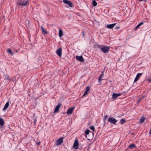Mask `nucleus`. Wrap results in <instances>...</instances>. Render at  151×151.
I'll return each mask as SVG.
<instances>
[{
	"mask_svg": "<svg viewBox=\"0 0 151 151\" xmlns=\"http://www.w3.org/2000/svg\"><path fill=\"white\" fill-rule=\"evenodd\" d=\"M63 32L61 29H60L59 31V36L60 37H61L63 36Z\"/></svg>",
	"mask_w": 151,
	"mask_h": 151,
	"instance_id": "nucleus-19",
	"label": "nucleus"
},
{
	"mask_svg": "<svg viewBox=\"0 0 151 151\" xmlns=\"http://www.w3.org/2000/svg\"><path fill=\"white\" fill-rule=\"evenodd\" d=\"M149 133L150 134H151V128L150 129V131H149Z\"/></svg>",
	"mask_w": 151,
	"mask_h": 151,
	"instance_id": "nucleus-37",
	"label": "nucleus"
},
{
	"mask_svg": "<svg viewBox=\"0 0 151 151\" xmlns=\"http://www.w3.org/2000/svg\"><path fill=\"white\" fill-rule=\"evenodd\" d=\"M137 26L138 27H140V26L139 25V24L137 25Z\"/></svg>",
	"mask_w": 151,
	"mask_h": 151,
	"instance_id": "nucleus-40",
	"label": "nucleus"
},
{
	"mask_svg": "<svg viewBox=\"0 0 151 151\" xmlns=\"http://www.w3.org/2000/svg\"><path fill=\"white\" fill-rule=\"evenodd\" d=\"M76 59L81 62H83L84 61V60L83 57L81 56H76Z\"/></svg>",
	"mask_w": 151,
	"mask_h": 151,
	"instance_id": "nucleus-10",
	"label": "nucleus"
},
{
	"mask_svg": "<svg viewBox=\"0 0 151 151\" xmlns=\"http://www.w3.org/2000/svg\"><path fill=\"white\" fill-rule=\"evenodd\" d=\"M137 26L138 27H140V26L139 25V24L137 25Z\"/></svg>",
	"mask_w": 151,
	"mask_h": 151,
	"instance_id": "nucleus-41",
	"label": "nucleus"
},
{
	"mask_svg": "<svg viewBox=\"0 0 151 151\" xmlns=\"http://www.w3.org/2000/svg\"><path fill=\"white\" fill-rule=\"evenodd\" d=\"M145 120V118L144 117H142L141 118L140 121L139 122L140 123H142L144 122Z\"/></svg>",
	"mask_w": 151,
	"mask_h": 151,
	"instance_id": "nucleus-22",
	"label": "nucleus"
},
{
	"mask_svg": "<svg viewBox=\"0 0 151 151\" xmlns=\"http://www.w3.org/2000/svg\"><path fill=\"white\" fill-rule=\"evenodd\" d=\"M143 24V22H141L139 24V25L140 26H141V25H142Z\"/></svg>",
	"mask_w": 151,
	"mask_h": 151,
	"instance_id": "nucleus-34",
	"label": "nucleus"
},
{
	"mask_svg": "<svg viewBox=\"0 0 151 151\" xmlns=\"http://www.w3.org/2000/svg\"><path fill=\"white\" fill-rule=\"evenodd\" d=\"M40 143H41V142H36V144L37 145H39L40 144Z\"/></svg>",
	"mask_w": 151,
	"mask_h": 151,
	"instance_id": "nucleus-33",
	"label": "nucleus"
},
{
	"mask_svg": "<svg viewBox=\"0 0 151 151\" xmlns=\"http://www.w3.org/2000/svg\"><path fill=\"white\" fill-rule=\"evenodd\" d=\"M63 142V138H60L57 140L56 145L58 146L62 144Z\"/></svg>",
	"mask_w": 151,
	"mask_h": 151,
	"instance_id": "nucleus-7",
	"label": "nucleus"
},
{
	"mask_svg": "<svg viewBox=\"0 0 151 151\" xmlns=\"http://www.w3.org/2000/svg\"><path fill=\"white\" fill-rule=\"evenodd\" d=\"M116 24V23H113L111 24H108L107 25L106 27L109 29H112Z\"/></svg>",
	"mask_w": 151,
	"mask_h": 151,
	"instance_id": "nucleus-15",
	"label": "nucleus"
},
{
	"mask_svg": "<svg viewBox=\"0 0 151 151\" xmlns=\"http://www.w3.org/2000/svg\"><path fill=\"white\" fill-rule=\"evenodd\" d=\"M104 74L103 73V72H102V73L101 74V75L99 76V78H98V81L99 83H100L101 82V81L102 80L101 79V78L103 76H104Z\"/></svg>",
	"mask_w": 151,
	"mask_h": 151,
	"instance_id": "nucleus-17",
	"label": "nucleus"
},
{
	"mask_svg": "<svg viewBox=\"0 0 151 151\" xmlns=\"http://www.w3.org/2000/svg\"><path fill=\"white\" fill-rule=\"evenodd\" d=\"M61 106V104L60 103L57 106H56L55 108L54 113L58 112L59 109Z\"/></svg>",
	"mask_w": 151,
	"mask_h": 151,
	"instance_id": "nucleus-11",
	"label": "nucleus"
},
{
	"mask_svg": "<svg viewBox=\"0 0 151 151\" xmlns=\"http://www.w3.org/2000/svg\"><path fill=\"white\" fill-rule=\"evenodd\" d=\"M144 98V97H143L142 98H142Z\"/></svg>",
	"mask_w": 151,
	"mask_h": 151,
	"instance_id": "nucleus-42",
	"label": "nucleus"
},
{
	"mask_svg": "<svg viewBox=\"0 0 151 151\" xmlns=\"http://www.w3.org/2000/svg\"><path fill=\"white\" fill-rule=\"evenodd\" d=\"M121 93H113L112 94V99H115L117 97L121 95Z\"/></svg>",
	"mask_w": 151,
	"mask_h": 151,
	"instance_id": "nucleus-13",
	"label": "nucleus"
},
{
	"mask_svg": "<svg viewBox=\"0 0 151 151\" xmlns=\"http://www.w3.org/2000/svg\"><path fill=\"white\" fill-rule=\"evenodd\" d=\"M82 34H83V37H84L85 36V34H84V32L83 31H82Z\"/></svg>",
	"mask_w": 151,
	"mask_h": 151,
	"instance_id": "nucleus-35",
	"label": "nucleus"
},
{
	"mask_svg": "<svg viewBox=\"0 0 151 151\" xmlns=\"http://www.w3.org/2000/svg\"><path fill=\"white\" fill-rule=\"evenodd\" d=\"M108 121L111 124L116 125L117 121L113 117H109L108 119Z\"/></svg>",
	"mask_w": 151,
	"mask_h": 151,
	"instance_id": "nucleus-4",
	"label": "nucleus"
},
{
	"mask_svg": "<svg viewBox=\"0 0 151 151\" xmlns=\"http://www.w3.org/2000/svg\"><path fill=\"white\" fill-rule=\"evenodd\" d=\"M63 2L64 3L68 5L70 7H72L73 6L72 3L70 1L68 0H63Z\"/></svg>",
	"mask_w": 151,
	"mask_h": 151,
	"instance_id": "nucleus-6",
	"label": "nucleus"
},
{
	"mask_svg": "<svg viewBox=\"0 0 151 151\" xmlns=\"http://www.w3.org/2000/svg\"><path fill=\"white\" fill-rule=\"evenodd\" d=\"M142 100V98L139 99L138 100L137 102V105L139 104V103Z\"/></svg>",
	"mask_w": 151,
	"mask_h": 151,
	"instance_id": "nucleus-26",
	"label": "nucleus"
},
{
	"mask_svg": "<svg viewBox=\"0 0 151 151\" xmlns=\"http://www.w3.org/2000/svg\"><path fill=\"white\" fill-rule=\"evenodd\" d=\"M126 122V120L124 119H122L120 120V122L122 124H123L125 123Z\"/></svg>",
	"mask_w": 151,
	"mask_h": 151,
	"instance_id": "nucleus-20",
	"label": "nucleus"
},
{
	"mask_svg": "<svg viewBox=\"0 0 151 151\" xmlns=\"http://www.w3.org/2000/svg\"><path fill=\"white\" fill-rule=\"evenodd\" d=\"M99 48H100L101 51L105 53H107L110 49L109 47H107L105 45H103L101 48L99 47Z\"/></svg>",
	"mask_w": 151,
	"mask_h": 151,
	"instance_id": "nucleus-3",
	"label": "nucleus"
},
{
	"mask_svg": "<svg viewBox=\"0 0 151 151\" xmlns=\"http://www.w3.org/2000/svg\"><path fill=\"white\" fill-rule=\"evenodd\" d=\"M9 102H7L5 104L3 109V110H5L9 107Z\"/></svg>",
	"mask_w": 151,
	"mask_h": 151,
	"instance_id": "nucleus-16",
	"label": "nucleus"
},
{
	"mask_svg": "<svg viewBox=\"0 0 151 151\" xmlns=\"http://www.w3.org/2000/svg\"><path fill=\"white\" fill-rule=\"evenodd\" d=\"M78 145L79 143L78 142V140L77 139H76L75 140V141L74 142L73 145V147L75 149H77L78 148Z\"/></svg>",
	"mask_w": 151,
	"mask_h": 151,
	"instance_id": "nucleus-5",
	"label": "nucleus"
},
{
	"mask_svg": "<svg viewBox=\"0 0 151 151\" xmlns=\"http://www.w3.org/2000/svg\"><path fill=\"white\" fill-rule=\"evenodd\" d=\"M90 128L93 131H94L95 128H94V127H93V126H91V127H90Z\"/></svg>",
	"mask_w": 151,
	"mask_h": 151,
	"instance_id": "nucleus-28",
	"label": "nucleus"
},
{
	"mask_svg": "<svg viewBox=\"0 0 151 151\" xmlns=\"http://www.w3.org/2000/svg\"><path fill=\"white\" fill-rule=\"evenodd\" d=\"M41 29H42V32L44 34H47V31L45 30L44 28L42 27H41Z\"/></svg>",
	"mask_w": 151,
	"mask_h": 151,
	"instance_id": "nucleus-18",
	"label": "nucleus"
},
{
	"mask_svg": "<svg viewBox=\"0 0 151 151\" xmlns=\"http://www.w3.org/2000/svg\"><path fill=\"white\" fill-rule=\"evenodd\" d=\"M143 74V73H138L134 79V82H137L139 79L140 78V76L142 75Z\"/></svg>",
	"mask_w": 151,
	"mask_h": 151,
	"instance_id": "nucleus-12",
	"label": "nucleus"
},
{
	"mask_svg": "<svg viewBox=\"0 0 151 151\" xmlns=\"http://www.w3.org/2000/svg\"><path fill=\"white\" fill-rule=\"evenodd\" d=\"M56 53L59 57H61L62 55V49L61 47H60L58 49L56 50Z\"/></svg>",
	"mask_w": 151,
	"mask_h": 151,
	"instance_id": "nucleus-8",
	"label": "nucleus"
},
{
	"mask_svg": "<svg viewBox=\"0 0 151 151\" xmlns=\"http://www.w3.org/2000/svg\"><path fill=\"white\" fill-rule=\"evenodd\" d=\"M75 107H73L70 108L68 110V111L67 112V114L68 115L71 114L73 112V110L74 109Z\"/></svg>",
	"mask_w": 151,
	"mask_h": 151,
	"instance_id": "nucleus-9",
	"label": "nucleus"
},
{
	"mask_svg": "<svg viewBox=\"0 0 151 151\" xmlns=\"http://www.w3.org/2000/svg\"><path fill=\"white\" fill-rule=\"evenodd\" d=\"M5 78L6 79H7V80H10L9 78V76L7 75H5Z\"/></svg>",
	"mask_w": 151,
	"mask_h": 151,
	"instance_id": "nucleus-25",
	"label": "nucleus"
},
{
	"mask_svg": "<svg viewBox=\"0 0 151 151\" xmlns=\"http://www.w3.org/2000/svg\"><path fill=\"white\" fill-rule=\"evenodd\" d=\"M92 4L94 6H95L97 5V4L96 1L95 0H94L92 1Z\"/></svg>",
	"mask_w": 151,
	"mask_h": 151,
	"instance_id": "nucleus-23",
	"label": "nucleus"
},
{
	"mask_svg": "<svg viewBox=\"0 0 151 151\" xmlns=\"http://www.w3.org/2000/svg\"><path fill=\"white\" fill-rule=\"evenodd\" d=\"M108 116V115H106L104 117V122H105V121L106 120Z\"/></svg>",
	"mask_w": 151,
	"mask_h": 151,
	"instance_id": "nucleus-27",
	"label": "nucleus"
},
{
	"mask_svg": "<svg viewBox=\"0 0 151 151\" xmlns=\"http://www.w3.org/2000/svg\"><path fill=\"white\" fill-rule=\"evenodd\" d=\"M120 28V27L119 26H116V27H115L114 29L115 30H116L119 29Z\"/></svg>",
	"mask_w": 151,
	"mask_h": 151,
	"instance_id": "nucleus-31",
	"label": "nucleus"
},
{
	"mask_svg": "<svg viewBox=\"0 0 151 151\" xmlns=\"http://www.w3.org/2000/svg\"><path fill=\"white\" fill-rule=\"evenodd\" d=\"M85 133L87 139L88 140H91L93 137V133L88 130H86L85 131Z\"/></svg>",
	"mask_w": 151,
	"mask_h": 151,
	"instance_id": "nucleus-2",
	"label": "nucleus"
},
{
	"mask_svg": "<svg viewBox=\"0 0 151 151\" xmlns=\"http://www.w3.org/2000/svg\"><path fill=\"white\" fill-rule=\"evenodd\" d=\"M149 83H151V79H150L149 80Z\"/></svg>",
	"mask_w": 151,
	"mask_h": 151,
	"instance_id": "nucleus-39",
	"label": "nucleus"
},
{
	"mask_svg": "<svg viewBox=\"0 0 151 151\" xmlns=\"http://www.w3.org/2000/svg\"><path fill=\"white\" fill-rule=\"evenodd\" d=\"M139 28V27H138L137 26V25L135 27V30H137L138 28Z\"/></svg>",
	"mask_w": 151,
	"mask_h": 151,
	"instance_id": "nucleus-36",
	"label": "nucleus"
},
{
	"mask_svg": "<svg viewBox=\"0 0 151 151\" xmlns=\"http://www.w3.org/2000/svg\"><path fill=\"white\" fill-rule=\"evenodd\" d=\"M4 122L3 119L1 118H0V125L1 126H0V129H1V130H2L3 128L2 126H4Z\"/></svg>",
	"mask_w": 151,
	"mask_h": 151,
	"instance_id": "nucleus-14",
	"label": "nucleus"
},
{
	"mask_svg": "<svg viewBox=\"0 0 151 151\" xmlns=\"http://www.w3.org/2000/svg\"><path fill=\"white\" fill-rule=\"evenodd\" d=\"M37 121V119H34V124H36V122Z\"/></svg>",
	"mask_w": 151,
	"mask_h": 151,
	"instance_id": "nucleus-32",
	"label": "nucleus"
},
{
	"mask_svg": "<svg viewBox=\"0 0 151 151\" xmlns=\"http://www.w3.org/2000/svg\"><path fill=\"white\" fill-rule=\"evenodd\" d=\"M29 4V1L27 0H18L17 3L18 5L22 6H27Z\"/></svg>",
	"mask_w": 151,
	"mask_h": 151,
	"instance_id": "nucleus-1",
	"label": "nucleus"
},
{
	"mask_svg": "<svg viewBox=\"0 0 151 151\" xmlns=\"http://www.w3.org/2000/svg\"><path fill=\"white\" fill-rule=\"evenodd\" d=\"M129 147L130 148H136V146L134 144H132L130 145L129 146Z\"/></svg>",
	"mask_w": 151,
	"mask_h": 151,
	"instance_id": "nucleus-21",
	"label": "nucleus"
},
{
	"mask_svg": "<svg viewBox=\"0 0 151 151\" xmlns=\"http://www.w3.org/2000/svg\"><path fill=\"white\" fill-rule=\"evenodd\" d=\"M139 1H146V0H139Z\"/></svg>",
	"mask_w": 151,
	"mask_h": 151,
	"instance_id": "nucleus-38",
	"label": "nucleus"
},
{
	"mask_svg": "<svg viewBox=\"0 0 151 151\" xmlns=\"http://www.w3.org/2000/svg\"><path fill=\"white\" fill-rule=\"evenodd\" d=\"M90 90V87L89 86H87L86 87V91L87 92H88Z\"/></svg>",
	"mask_w": 151,
	"mask_h": 151,
	"instance_id": "nucleus-29",
	"label": "nucleus"
},
{
	"mask_svg": "<svg viewBox=\"0 0 151 151\" xmlns=\"http://www.w3.org/2000/svg\"><path fill=\"white\" fill-rule=\"evenodd\" d=\"M88 92H87V91H85L83 95V96H85L87 93H88Z\"/></svg>",
	"mask_w": 151,
	"mask_h": 151,
	"instance_id": "nucleus-30",
	"label": "nucleus"
},
{
	"mask_svg": "<svg viewBox=\"0 0 151 151\" xmlns=\"http://www.w3.org/2000/svg\"><path fill=\"white\" fill-rule=\"evenodd\" d=\"M7 51L8 53H10L11 55H13V54L12 52V50L10 49H8L7 50Z\"/></svg>",
	"mask_w": 151,
	"mask_h": 151,
	"instance_id": "nucleus-24",
	"label": "nucleus"
}]
</instances>
